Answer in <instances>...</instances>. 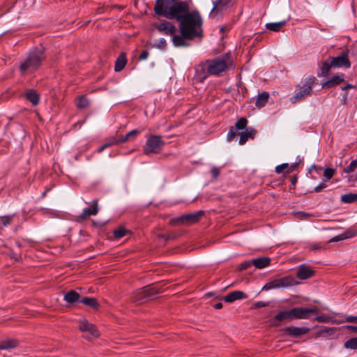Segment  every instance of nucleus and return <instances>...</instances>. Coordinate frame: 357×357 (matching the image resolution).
<instances>
[{
    "instance_id": "nucleus-1",
    "label": "nucleus",
    "mask_w": 357,
    "mask_h": 357,
    "mask_svg": "<svg viewBox=\"0 0 357 357\" xmlns=\"http://www.w3.org/2000/svg\"><path fill=\"white\" fill-rule=\"evenodd\" d=\"M156 15L178 22L180 35L173 36V45L176 47H186V40H191L203 36V20L197 10L190 11L186 1L156 0L154 6Z\"/></svg>"
},
{
    "instance_id": "nucleus-2",
    "label": "nucleus",
    "mask_w": 357,
    "mask_h": 357,
    "mask_svg": "<svg viewBox=\"0 0 357 357\" xmlns=\"http://www.w3.org/2000/svg\"><path fill=\"white\" fill-rule=\"evenodd\" d=\"M230 63L229 54L207 59L199 63L197 73L204 79L209 75L218 76L228 69Z\"/></svg>"
},
{
    "instance_id": "nucleus-3",
    "label": "nucleus",
    "mask_w": 357,
    "mask_h": 357,
    "mask_svg": "<svg viewBox=\"0 0 357 357\" xmlns=\"http://www.w3.org/2000/svg\"><path fill=\"white\" fill-rule=\"evenodd\" d=\"M45 60L44 48L38 47L31 50L26 59L20 66V70L22 75L32 73L36 71Z\"/></svg>"
},
{
    "instance_id": "nucleus-4",
    "label": "nucleus",
    "mask_w": 357,
    "mask_h": 357,
    "mask_svg": "<svg viewBox=\"0 0 357 357\" xmlns=\"http://www.w3.org/2000/svg\"><path fill=\"white\" fill-rule=\"evenodd\" d=\"M317 79L314 76L307 77L303 84L298 86L296 89L294 96H293L290 100L291 103H296L303 100L305 97L309 95L313 86L316 84Z\"/></svg>"
},
{
    "instance_id": "nucleus-5",
    "label": "nucleus",
    "mask_w": 357,
    "mask_h": 357,
    "mask_svg": "<svg viewBox=\"0 0 357 357\" xmlns=\"http://www.w3.org/2000/svg\"><path fill=\"white\" fill-rule=\"evenodd\" d=\"M165 142L160 135H152L148 137L144 146V153L146 155L159 153L165 146Z\"/></svg>"
},
{
    "instance_id": "nucleus-6",
    "label": "nucleus",
    "mask_w": 357,
    "mask_h": 357,
    "mask_svg": "<svg viewBox=\"0 0 357 357\" xmlns=\"http://www.w3.org/2000/svg\"><path fill=\"white\" fill-rule=\"evenodd\" d=\"M158 292L154 287H146L135 291L132 297V301L136 303H143L149 299L153 298V296Z\"/></svg>"
},
{
    "instance_id": "nucleus-7",
    "label": "nucleus",
    "mask_w": 357,
    "mask_h": 357,
    "mask_svg": "<svg viewBox=\"0 0 357 357\" xmlns=\"http://www.w3.org/2000/svg\"><path fill=\"white\" fill-rule=\"evenodd\" d=\"M298 284L292 276H286L282 278L276 279L266 283L262 288L263 290H270L273 289L285 288L291 287Z\"/></svg>"
},
{
    "instance_id": "nucleus-8",
    "label": "nucleus",
    "mask_w": 357,
    "mask_h": 357,
    "mask_svg": "<svg viewBox=\"0 0 357 357\" xmlns=\"http://www.w3.org/2000/svg\"><path fill=\"white\" fill-rule=\"evenodd\" d=\"M203 215L204 211H198L193 213L185 214L172 219V222L175 225H192L197 223Z\"/></svg>"
},
{
    "instance_id": "nucleus-9",
    "label": "nucleus",
    "mask_w": 357,
    "mask_h": 357,
    "mask_svg": "<svg viewBox=\"0 0 357 357\" xmlns=\"http://www.w3.org/2000/svg\"><path fill=\"white\" fill-rule=\"evenodd\" d=\"M293 319H309L312 314H318L319 310L317 307H294L291 309Z\"/></svg>"
},
{
    "instance_id": "nucleus-10",
    "label": "nucleus",
    "mask_w": 357,
    "mask_h": 357,
    "mask_svg": "<svg viewBox=\"0 0 357 357\" xmlns=\"http://www.w3.org/2000/svg\"><path fill=\"white\" fill-rule=\"evenodd\" d=\"M349 50L347 49L346 50L342 52L337 56L329 57L328 59L331 60L332 66H333V68L344 67L345 68H349L351 67V63L349 59Z\"/></svg>"
},
{
    "instance_id": "nucleus-11",
    "label": "nucleus",
    "mask_w": 357,
    "mask_h": 357,
    "mask_svg": "<svg viewBox=\"0 0 357 357\" xmlns=\"http://www.w3.org/2000/svg\"><path fill=\"white\" fill-rule=\"evenodd\" d=\"M155 28L161 33L166 36L176 35V28L175 25L169 21L166 20H161L160 22L154 24Z\"/></svg>"
},
{
    "instance_id": "nucleus-12",
    "label": "nucleus",
    "mask_w": 357,
    "mask_h": 357,
    "mask_svg": "<svg viewBox=\"0 0 357 357\" xmlns=\"http://www.w3.org/2000/svg\"><path fill=\"white\" fill-rule=\"evenodd\" d=\"M310 329L307 327H295L290 326L286 327L282 329V331L288 336L293 337H301L309 333Z\"/></svg>"
},
{
    "instance_id": "nucleus-13",
    "label": "nucleus",
    "mask_w": 357,
    "mask_h": 357,
    "mask_svg": "<svg viewBox=\"0 0 357 357\" xmlns=\"http://www.w3.org/2000/svg\"><path fill=\"white\" fill-rule=\"evenodd\" d=\"M293 315L291 309L289 310L280 311L271 320L272 325L274 326H279L282 321L284 320H292Z\"/></svg>"
},
{
    "instance_id": "nucleus-14",
    "label": "nucleus",
    "mask_w": 357,
    "mask_h": 357,
    "mask_svg": "<svg viewBox=\"0 0 357 357\" xmlns=\"http://www.w3.org/2000/svg\"><path fill=\"white\" fill-rule=\"evenodd\" d=\"M314 271L310 266L302 264L298 267L296 277L300 280H307L314 276Z\"/></svg>"
},
{
    "instance_id": "nucleus-15",
    "label": "nucleus",
    "mask_w": 357,
    "mask_h": 357,
    "mask_svg": "<svg viewBox=\"0 0 357 357\" xmlns=\"http://www.w3.org/2000/svg\"><path fill=\"white\" fill-rule=\"evenodd\" d=\"M79 328L82 332H88L93 337H97L99 336L96 327L86 319L79 321Z\"/></svg>"
},
{
    "instance_id": "nucleus-16",
    "label": "nucleus",
    "mask_w": 357,
    "mask_h": 357,
    "mask_svg": "<svg viewBox=\"0 0 357 357\" xmlns=\"http://www.w3.org/2000/svg\"><path fill=\"white\" fill-rule=\"evenodd\" d=\"M98 204L97 199H93L91 202V206L89 208H84L82 213L79 215V218L84 220L89 216L96 215L98 213Z\"/></svg>"
},
{
    "instance_id": "nucleus-17",
    "label": "nucleus",
    "mask_w": 357,
    "mask_h": 357,
    "mask_svg": "<svg viewBox=\"0 0 357 357\" xmlns=\"http://www.w3.org/2000/svg\"><path fill=\"white\" fill-rule=\"evenodd\" d=\"M344 81V74L337 73L333 75L329 80L322 84V88L329 89L336 86Z\"/></svg>"
},
{
    "instance_id": "nucleus-18",
    "label": "nucleus",
    "mask_w": 357,
    "mask_h": 357,
    "mask_svg": "<svg viewBox=\"0 0 357 357\" xmlns=\"http://www.w3.org/2000/svg\"><path fill=\"white\" fill-rule=\"evenodd\" d=\"M232 0H218L213 2V8L210 15H212L214 12L222 11L225 8H227L231 4Z\"/></svg>"
},
{
    "instance_id": "nucleus-19",
    "label": "nucleus",
    "mask_w": 357,
    "mask_h": 357,
    "mask_svg": "<svg viewBox=\"0 0 357 357\" xmlns=\"http://www.w3.org/2000/svg\"><path fill=\"white\" fill-rule=\"evenodd\" d=\"M247 296L241 291H232L224 297V301L227 303H232L235 301L246 298Z\"/></svg>"
},
{
    "instance_id": "nucleus-20",
    "label": "nucleus",
    "mask_w": 357,
    "mask_h": 357,
    "mask_svg": "<svg viewBox=\"0 0 357 357\" xmlns=\"http://www.w3.org/2000/svg\"><path fill=\"white\" fill-rule=\"evenodd\" d=\"M256 130L252 128H248L240 135L239 144L243 145L249 138L253 139L256 135Z\"/></svg>"
},
{
    "instance_id": "nucleus-21",
    "label": "nucleus",
    "mask_w": 357,
    "mask_h": 357,
    "mask_svg": "<svg viewBox=\"0 0 357 357\" xmlns=\"http://www.w3.org/2000/svg\"><path fill=\"white\" fill-rule=\"evenodd\" d=\"M271 259L268 257H258L255 259H252L253 266H255L256 268L262 269L266 268L270 265Z\"/></svg>"
},
{
    "instance_id": "nucleus-22",
    "label": "nucleus",
    "mask_w": 357,
    "mask_h": 357,
    "mask_svg": "<svg viewBox=\"0 0 357 357\" xmlns=\"http://www.w3.org/2000/svg\"><path fill=\"white\" fill-rule=\"evenodd\" d=\"M127 63L126 53L122 52L116 59L114 65V70L116 72L121 71Z\"/></svg>"
},
{
    "instance_id": "nucleus-23",
    "label": "nucleus",
    "mask_w": 357,
    "mask_h": 357,
    "mask_svg": "<svg viewBox=\"0 0 357 357\" xmlns=\"http://www.w3.org/2000/svg\"><path fill=\"white\" fill-rule=\"evenodd\" d=\"M269 98V93L266 91H264L259 93L255 102V105L258 108H261L266 105Z\"/></svg>"
},
{
    "instance_id": "nucleus-24",
    "label": "nucleus",
    "mask_w": 357,
    "mask_h": 357,
    "mask_svg": "<svg viewBox=\"0 0 357 357\" xmlns=\"http://www.w3.org/2000/svg\"><path fill=\"white\" fill-rule=\"evenodd\" d=\"M287 24L286 20H282L278 22L267 23L266 27L267 29L272 31H280Z\"/></svg>"
},
{
    "instance_id": "nucleus-25",
    "label": "nucleus",
    "mask_w": 357,
    "mask_h": 357,
    "mask_svg": "<svg viewBox=\"0 0 357 357\" xmlns=\"http://www.w3.org/2000/svg\"><path fill=\"white\" fill-rule=\"evenodd\" d=\"M79 298V294L74 290H70L64 295V300L71 304L77 301Z\"/></svg>"
},
{
    "instance_id": "nucleus-26",
    "label": "nucleus",
    "mask_w": 357,
    "mask_h": 357,
    "mask_svg": "<svg viewBox=\"0 0 357 357\" xmlns=\"http://www.w3.org/2000/svg\"><path fill=\"white\" fill-rule=\"evenodd\" d=\"M26 97L33 105H36L39 102V96L34 90H29L26 93Z\"/></svg>"
},
{
    "instance_id": "nucleus-27",
    "label": "nucleus",
    "mask_w": 357,
    "mask_h": 357,
    "mask_svg": "<svg viewBox=\"0 0 357 357\" xmlns=\"http://www.w3.org/2000/svg\"><path fill=\"white\" fill-rule=\"evenodd\" d=\"M140 132L141 131L137 129L132 130L130 131L129 132H128L125 136L120 138L119 140L115 141L114 143H118V142L123 143L128 140H130L131 138H135V137H136V136L138 134L140 133Z\"/></svg>"
},
{
    "instance_id": "nucleus-28",
    "label": "nucleus",
    "mask_w": 357,
    "mask_h": 357,
    "mask_svg": "<svg viewBox=\"0 0 357 357\" xmlns=\"http://www.w3.org/2000/svg\"><path fill=\"white\" fill-rule=\"evenodd\" d=\"M17 342L15 340L9 339L0 342V350L8 349L14 348L17 346Z\"/></svg>"
},
{
    "instance_id": "nucleus-29",
    "label": "nucleus",
    "mask_w": 357,
    "mask_h": 357,
    "mask_svg": "<svg viewBox=\"0 0 357 357\" xmlns=\"http://www.w3.org/2000/svg\"><path fill=\"white\" fill-rule=\"evenodd\" d=\"M15 214L0 216V227L10 225L15 217Z\"/></svg>"
},
{
    "instance_id": "nucleus-30",
    "label": "nucleus",
    "mask_w": 357,
    "mask_h": 357,
    "mask_svg": "<svg viewBox=\"0 0 357 357\" xmlns=\"http://www.w3.org/2000/svg\"><path fill=\"white\" fill-rule=\"evenodd\" d=\"M341 201L344 203H354L357 201L356 193H348L341 196Z\"/></svg>"
},
{
    "instance_id": "nucleus-31",
    "label": "nucleus",
    "mask_w": 357,
    "mask_h": 357,
    "mask_svg": "<svg viewBox=\"0 0 357 357\" xmlns=\"http://www.w3.org/2000/svg\"><path fill=\"white\" fill-rule=\"evenodd\" d=\"M80 303L93 308H96L98 306V301L95 298L84 297L80 300Z\"/></svg>"
},
{
    "instance_id": "nucleus-32",
    "label": "nucleus",
    "mask_w": 357,
    "mask_h": 357,
    "mask_svg": "<svg viewBox=\"0 0 357 357\" xmlns=\"http://www.w3.org/2000/svg\"><path fill=\"white\" fill-rule=\"evenodd\" d=\"M331 68H333V66H332V61L330 60V61H326L322 63V66L321 68V75L325 77L327 76L329 73Z\"/></svg>"
},
{
    "instance_id": "nucleus-33",
    "label": "nucleus",
    "mask_w": 357,
    "mask_h": 357,
    "mask_svg": "<svg viewBox=\"0 0 357 357\" xmlns=\"http://www.w3.org/2000/svg\"><path fill=\"white\" fill-rule=\"evenodd\" d=\"M89 105V100L84 96H80L77 100V107L79 109H84L86 108Z\"/></svg>"
},
{
    "instance_id": "nucleus-34",
    "label": "nucleus",
    "mask_w": 357,
    "mask_h": 357,
    "mask_svg": "<svg viewBox=\"0 0 357 357\" xmlns=\"http://www.w3.org/2000/svg\"><path fill=\"white\" fill-rule=\"evenodd\" d=\"M344 347L350 349H357V337H352L344 342Z\"/></svg>"
},
{
    "instance_id": "nucleus-35",
    "label": "nucleus",
    "mask_w": 357,
    "mask_h": 357,
    "mask_svg": "<svg viewBox=\"0 0 357 357\" xmlns=\"http://www.w3.org/2000/svg\"><path fill=\"white\" fill-rule=\"evenodd\" d=\"M248 120L245 118L242 117L236 121L234 127L236 130H243L246 128Z\"/></svg>"
},
{
    "instance_id": "nucleus-36",
    "label": "nucleus",
    "mask_w": 357,
    "mask_h": 357,
    "mask_svg": "<svg viewBox=\"0 0 357 357\" xmlns=\"http://www.w3.org/2000/svg\"><path fill=\"white\" fill-rule=\"evenodd\" d=\"M357 169V158L352 160L349 165L344 169V172L346 174H350L354 172Z\"/></svg>"
},
{
    "instance_id": "nucleus-37",
    "label": "nucleus",
    "mask_w": 357,
    "mask_h": 357,
    "mask_svg": "<svg viewBox=\"0 0 357 357\" xmlns=\"http://www.w3.org/2000/svg\"><path fill=\"white\" fill-rule=\"evenodd\" d=\"M236 135L237 130L235 128V127H231L227 135V140L228 142H231L236 136Z\"/></svg>"
},
{
    "instance_id": "nucleus-38",
    "label": "nucleus",
    "mask_w": 357,
    "mask_h": 357,
    "mask_svg": "<svg viewBox=\"0 0 357 357\" xmlns=\"http://www.w3.org/2000/svg\"><path fill=\"white\" fill-rule=\"evenodd\" d=\"M127 230L123 228H119L114 231V236L116 238L119 239L126 236Z\"/></svg>"
},
{
    "instance_id": "nucleus-39",
    "label": "nucleus",
    "mask_w": 357,
    "mask_h": 357,
    "mask_svg": "<svg viewBox=\"0 0 357 357\" xmlns=\"http://www.w3.org/2000/svg\"><path fill=\"white\" fill-rule=\"evenodd\" d=\"M252 265H253L252 259L248 260V261H245L242 262L241 264H240V265L238 266V269L240 271H242L248 269Z\"/></svg>"
},
{
    "instance_id": "nucleus-40",
    "label": "nucleus",
    "mask_w": 357,
    "mask_h": 357,
    "mask_svg": "<svg viewBox=\"0 0 357 357\" xmlns=\"http://www.w3.org/2000/svg\"><path fill=\"white\" fill-rule=\"evenodd\" d=\"M335 174V169L332 168H326L324 170V176L327 178V180H330Z\"/></svg>"
},
{
    "instance_id": "nucleus-41",
    "label": "nucleus",
    "mask_w": 357,
    "mask_h": 357,
    "mask_svg": "<svg viewBox=\"0 0 357 357\" xmlns=\"http://www.w3.org/2000/svg\"><path fill=\"white\" fill-rule=\"evenodd\" d=\"M342 234L344 235V239H347L355 236L357 234V231L353 229H347L342 233Z\"/></svg>"
},
{
    "instance_id": "nucleus-42",
    "label": "nucleus",
    "mask_w": 357,
    "mask_h": 357,
    "mask_svg": "<svg viewBox=\"0 0 357 357\" xmlns=\"http://www.w3.org/2000/svg\"><path fill=\"white\" fill-rule=\"evenodd\" d=\"M153 46L158 49L164 50L167 46V42L165 38H162L158 40L157 43L154 44Z\"/></svg>"
},
{
    "instance_id": "nucleus-43",
    "label": "nucleus",
    "mask_w": 357,
    "mask_h": 357,
    "mask_svg": "<svg viewBox=\"0 0 357 357\" xmlns=\"http://www.w3.org/2000/svg\"><path fill=\"white\" fill-rule=\"evenodd\" d=\"M211 174L212 176V179L215 180L220 175V168L216 167H213L211 169Z\"/></svg>"
},
{
    "instance_id": "nucleus-44",
    "label": "nucleus",
    "mask_w": 357,
    "mask_h": 357,
    "mask_svg": "<svg viewBox=\"0 0 357 357\" xmlns=\"http://www.w3.org/2000/svg\"><path fill=\"white\" fill-rule=\"evenodd\" d=\"M287 167H289V164L288 163H283V164H281L280 165H278L275 167V172L278 173V174H281Z\"/></svg>"
},
{
    "instance_id": "nucleus-45",
    "label": "nucleus",
    "mask_w": 357,
    "mask_h": 357,
    "mask_svg": "<svg viewBox=\"0 0 357 357\" xmlns=\"http://www.w3.org/2000/svg\"><path fill=\"white\" fill-rule=\"evenodd\" d=\"M326 185L324 183H320L319 185H318L317 186H316L314 188V192H321L322 190H324V188H326Z\"/></svg>"
},
{
    "instance_id": "nucleus-46",
    "label": "nucleus",
    "mask_w": 357,
    "mask_h": 357,
    "mask_svg": "<svg viewBox=\"0 0 357 357\" xmlns=\"http://www.w3.org/2000/svg\"><path fill=\"white\" fill-rule=\"evenodd\" d=\"M344 240V235L342 234L337 235L330 240V242H337L340 241Z\"/></svg>"
},
{
    "instance_id": "nucleus-47",
    "label": "nucleus",
    "mask_w": 357,
    "mask_h": 357,
    "mask_svg": "<svg viewBox=\"0 0 357 357\" xmlns=\"http://www.w3.org/2000/svg\"><path fill=\"white\" fill-rule=\"evenodd\" d=\"M345 319L347 322L357 323V316H347Z\"/></svg>"
},
{
    "instance_id": "nucleus-48",
    "label": "nucleus",
    "mask_w": 357,
    "mask_h": 357,
    "mask_svg": "<svg viewBox=\"0 0 357 357\" xmlns=\"http://www.w3.org/2000/svg\"><path fill=\"white\" fill-rule=\"evenodd\" d=\"M315 320L320 323H324L328 321V317L326 316H318L315 318Z\"/></svg>"
},
{
    "instance_id": "nucleus-49",
    "label": "nucleus",
    "mask_w": 357,
    "mask_h": 357,
    "mask_svg": "<svg viewBox=\"0 0 357 357\" xmlns=\"http://www.w3.org/2000/svg\"><path fill=\"white\" fill-rule=\"evenodd\" d=\"M149 52L147 50H144L142 52V53L139 55V59L141 60H145L148 58Z\"/></svg>"
},
{
    "instance_id": "nucleus-50",
    "label": "nucleus",
    "mask_w": 357,
    "mask_h": 357,
    "mask_svg": "<svg viewBox=\"0 0 357 357\" xmlns=\"http://www.w3.org/2000/svg\"><path fill=\"white\" fill-rule=\"evenodd\" d=\"M256 307H266L268 305V303H265V302H263V301H259V302H257L256 304Z\"/></svg>"
},
{
    "instance_id": "nucleus-51",
    "label": "nucleus",
    "mask_w": 357,
    "mask_h": 357,
    "mask_svg": "<svg viewBox=\"0 0 357 357\" xmlns=\"http://www.w3.org/2000/svg\"><path fill=\"white\" fill-rule=\"evenodd\" d=\"M111 145H112V144H105L101 146L100 147L98 148V153L102 152L105 149H106L107 147H109Z\"/></svg>"
},
{
    "instance_id": "nucleus-52",
    "label": "nucleus",
    "mask_w": 357,
    "mask_h": 357,
    "mask_svg": "<svg viewBox=\"0 0 357 357\" xmlns=\"http://www.w3.org/2000/svg\"><path fill=\"white\" fill-rule=\"evenodd\" d=\"M347 329L350 330L351 331L357 333V326H345Z\"/></svg>"
},
{
    "instance_id": "nucleus-53",
    "label": "nucleus",
    "mask_w": 357,
    "mask_h": 357,
    "mask_svg": "<svg viewBox=\"0 0 357 357\" xmlns=\"http://www.w3.org/2000/svg\"><path fill=\"white\" fill-rule=\"evenodd\" d=\"M354 88H355L354 85L347 84L346 86L342 87V90L345 91V90L354 89Z\"/></svg>"
},
{
    "instance_id": "nucleus-54",
    "label": "nucleus",
    "mask_w": 357,
    "mask_h": 357,
    "mask_svg": "<svg viewBox=\"0 0 357 357\" xmlns=\"http://www.w3.org/2000/svg\"><path fill=\"white\" fill-rule=\"evenodd\" d=\"M10 257L12 258V259H14L15 261H19L20 259V256H17L15 253L14 252H11L10 254Z\"/></svg>"
},
{
    "instance_id": "nucleus-55",
    "label": "nucleus",
    "mask_w": 357,
    "mask_h": 357,
    "mask_svg": "<svg viewBox=\"0 0 357 357\" xmlns=\"http://www.w3.org/2000/svg\"><path fill=\"white\" fill-rule=\"evenodd\" d=\"M311 216H312V215H311V214H309V213H301V218L302 220L306 219V218H309V217H311Z\"/></svg>"
},
{
    "instance_id": "nucleus-56",
    "label": "nucleus",
    "mask_w": 357,
    "mask_h": 357,
    "mask_svg": "<svg viewBox=\"0 0 357 357\" xmlns=\"http://www.w3.org/2000/svg\"><path fill=\"white\" fill-rule=\"evenodd\" d=\"M213 307L215 309H221L222 307V303H215Z\"/></svg>"
},
{
    "instance_id": "nucleus-57",
    "label": "nucleus",
    "mask_w": 357,
    "mask_h": 357,
    "mask_svg": "<svg viewBox=\"0 0 357 357\" xmlns=\"http://www.w3.org/2000/svg\"><path fill=\"white\" fill-rule=\"evenodd\" d=\"M312 169H315V170L319 169V170H321L322 169H321V167H318L317 166L314 165L310 168V170H312Z\"/></svg>"
},
{
    "instance_id": "nucleus-58",
    "label": "nucleus",
    "mask_w": 357,
    "mask_h": 357,
    "mask_svg": "<svg viewBox=\"0 0 357 357\" xmlns=\"http://www.w3.org/2000/svg\"><path fill=\"white\" fill-rule=\"evenodd\" d=\"M298 162H295V163L292 164V165L290 166V169H294L296 168V167H297V166H298Z\"/></svg>"
},
{
    "instance_id": "nucleus-59",
    "label": "nucleus",
    "mask_w": 357,
    "mask_h": 357,
    "mask_svg": "<svg viewBox=\"0 0 357 357\" xmlns=\"http://www.w3.org/2000/svg\"><path fill=\"white\" fill-rule=\"evenodd\" d=\"M346 102H347V96H344V97H343V99H342V103H343L344 105H345V104H346Z\"/></svg>"
},
{
    "instance_id": "nucleus-60",
    "label": "nucleus",
    "mask_w": 357,
    "mask_h": 357,
    "mask_svg": "<svg viewBox=\"0 0 357 357\" xmlns=\"http://www.w3.org/2000/svg\"><path fill=\"white\" fill-rule=\"evenodd\" d=\"M46 192H47L46 190H45V191H44V192L43 193V197H45V196Z\"/></svg>"
}]
</instances>
